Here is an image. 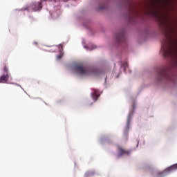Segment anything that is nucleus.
I'll return each instance as SVG.
<instances>
[{
  "mask_svg": "<svg viewBox=\"0 0 177 177\" xmlns=\"http://www.w3.org/2000/svg\"><path fill=\"white\" fill-rule=\"evenodd\" d=\"M158 81H172L169 66L160 68L157 71Z\"/></svg>",
  "mask_w": 177,
  "mask_h": 177,
  "instance_id": "obj_1",
  "label": "nucleus"
},
{
  "mask_svg": "<svg viewBox=\"0 0 177 177\" xmlns=\"http://www.w3.org/2000/svg\"><path fill=\"white\" fill-rule=\"evenodd\" d=\"M75 71L80 75H91V74H100L99 69H91L89 68L84 67L82 65H77L75 66Z\"/></svg>",
  "mask_w": 177,
  "mask_h": 177,
  "instance_id": "obj_2",
  "label": "nucleus"
},
{
  "mask_svg": "<svg viewBox=\"0 0 177 177\" xmlns=\"http://www.w3.org/2000/svg\"><path fill=\"white\" fill-rule=\"evenodd\" d=\"M4 73L0 77V84H8L10 74H9V68L4 64L3 67Z\"/></svg>",
  "mask_w": 177,
  "mask_h": 177,
  "instance_id": "obj_3",
  "label": "nucleus"
},
{
  "mask_svg": "<svg viewBox=\"0 0 177 177\" xmlns=\"http://www.w3.org/2000/svg\"><path fill=\"white\" fill-rule=\"evenodd\" d=\"M115 39L118 44H122L125 42V33L124 32H119L115 35Z\"/></svg>",
  "mask_w": 177,
  "mask_h": 177,
  "instance_id": "obj_4",
  "label": "nucleus"
},
{
  "mask_svg": "<svg viewBox=\"0 0 177 177\" xmlns=\"http://www.w3.org/2000/svg\"><path fill=\"white\" fill-rule=\"evenodd\" d=\"M29 8H31V9H33L35 12H38V10H41V9H42V3L41 2L32 3Z\"/></svg>",
  "mask_w": 177,
  "mask_h": 177,
  "instance_id": "obj_5",
  "label": "nucleus"
},
{
  "mask_svg": "<svg viewBox=\"0 0 177 177\" xmlns=\"http://www.w3.org/2000/svg\"><path fill=\"white\" fill-rule=\"evenodd\" d=\"M119 157H121L122 156L127 155L129 156V153H131V151H127L124 149H122L121 147H119L118 149Z\"/></svg>",
  "mask_w": 177,
  "mask_h": 177,
  "instance_id": "obj_6",
  "label": "nucleus"
},
{
  "mask_svg": "<svg viewBox=\"0 0 177 177\" xmlns=\"http://www.w3.org/2000/svg\"><path fill=\"white\" fill-rule=\"evenodd\" d=\"M177 169V163L174 164L173 165H171L169 167H167L165 170V174H169L171 172H174V171H176Z\"/></svg>",
  "mask_w": 177,
  "mask_h": 177,
  "instance_id": "obj_7",
  "label": "nucleus"
},
{
  "mask_svg": "<svg viewBox=\"0 0 177 177\" xmlns=\"http://www.w3.org/2000/svg\"><path fill=\"white\" fill-rule=\"evenodd\" d=\"M132 119V115H129L127 122V126L124 131V133L127 135L128 133V131L129 130V124H131V120Z\"/></svg>",
  "mask_w": 177,
  "mask_h": 177,
  "instance_id": "obj_8",
  "label": "nucleus"
},
{
  "mask_svg": "<svg viewBox=\"0 0 177 177\" xmlns=\"http://www.w3.org/2000/svg\"><path fill=\"white\" fill-rule=\"evenodd\" d=\"M97 90H95L94 89V91L93 93H91V96L93 99V100L96 101L97 100V99H99V95H97Z\"/></svg>",
  "mask_w": 177,
  "mask_h": 177,
  "instance_id": "obj_9",
  "label": "nucleus"
},
{
  "mask_svg": "<svg viewBox=\"0 0 177 177\" xmlns=\"http://www.w3.org/2000/svg\"><path fill=\"white\" fill-rule=\"evenodd\" d=\"M131 12L133 13L134 15H139V12L135 10V8H133L131 10Z\"/></svg>",
  "mask_w": 177,
  "mask_h": 177,
  "instance_id": "obj_10",
  "label": "nucleus"
},
{
  "mask_svg": "<svg viewBox=\"0 0 177 177\" xmlns=\"http://www.w3.org/2000/svg\"><path fill=\"white\" fill-rule=\"evenodd\" d=\"M60 48H61V49H63V45L62 44H60Z\"/></svg>",
  "mask_w": 177,
  "mask_h": 177,
  "instance_id": "obj_11",
  "label": "nucleus"
},
{
  "mask_svg": "<svg viewBox=\"0 0 177 177\" xmlns=\"http://www.w3.org/2000/svg\"><path fill=\"white\" fill-rule=\"evenodd\" d=\"M57 59H62V56H59Z\"/></svg>",
  "mask_w": 177,
  "mask_h": 177,
  "instance_id": "obj_12",
  "label": "nucleus"
},
{
  "mask_svg": "<svg viewBox=\"0 0 177 177\" xmlns=\"http://www.w3.org/2000/svg\"><path fill=\"white\" fill-rule=\"evenodd\" d=\"M95 48H96V46H94V47H93V48H92V49H95Z\"/></svg>",
  "mask_w": 177,
  "mask_h": 177,
  "instance_id": "obj_13",
  "label": "nucleus"
}]
</instances>
